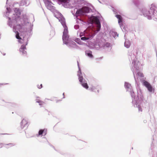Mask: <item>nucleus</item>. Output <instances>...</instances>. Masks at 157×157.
<instances>
[{
    "label": "nucleus",
    "mask_w": 157,
    "mask_h": 157,
    "mask_svg": "<svg viewBox=\"0 0 157 157\" xmlns=\"http://www.w3.org/2000/svg\"><path fill=\"white\" fill-rule=\"evenodd\" d=\"M156 12H157V8L154 5H151L150 10L148 11V13H146L147 15L150 16L154 14Z\"/></svg>",
    "instance_id": "obj_1"
},
{
    "label": "nucleus",
    "mask_w": 157,
    "mask_h": 157,
    "mask_svg": "<svg viewBox=\"0 0 157 157\" xmlns=\"http://www.w3.org/2000/svg\"><path fill=\"white\" fill-rule=\"evenodd\" d=\"M93 21L97 25V31H99L101 27V24L99 19L96 17H94Z\"/></svg>",
    "instance_id": "obj_2"
},
{
    "label": "nucleus",
    "mask_w": 157,
    "mask_h": 157,
    "mask_svg": "<svg viewBox=\"0 0 157 157\" xmlns=\"http://www.w3.org/2000/svg\"><path fill=\"white\" fill-rule=\"evenodd\" d=\"M143 84L150 92H152L153 90L152 87L149 83L145 80H144L143 81Z\"/></svg>",
    "instance_id": "obj_3"
},
{
    "label": "nucleus",
    "mask_w": 157,
    "mask_h": 157,
    "mask_svg": "<svg viewBox=\"0 0 157 157\" xmlns=\"http://www.w3.org/2000/svg\"><path fill=\"white\" fill-rule=\"evenodd\" d=\"M26 48L25 45H23L20 48L19 51L21 53H22L23 55H25L26 54Z\"/></svg>",
    "instance_id": "obj_4"
},
{
    "label": "nucleus",
    "mask_w": 157,
    "mask_h": 157,
    "mask_svg": "<svg viewBox=\"0 0 157 157\" xmlns=\"http://www.w3.org/2000/svg\"><path fill=\"white\" fill-rule=\"evenodd\" d=\"M28 122L27 120L25 119H23L21 123V126L22 128H24L25 127H28Z\"/></svg>",
    "instance_id": "obj_5"
},
{
    "label": "nucleus",
    "mask_w": 157,
    "mask_h": 157,
    "mask_svg": "<svg viewBox=\"0 0 157 157\" xmlns=\"http://www.w3.org/2000/svg\"><path fill=\"white\" fill-rule=\"evenodd\" d=\"M27 19V18L23 17V20L24 21V23L22 24L21 25L18 24L17 25V26H18V29L20 31L21 29H24L23 26L25 25L26 23L25 20Z\"/></svg>",
    "instance_id": "obj_6"
},
{
    "label": "nucleus",
    "mask_w": 157,
    "mask_h": 157,
    "mask_svg": "<svg viewBox=\"0 0 157 157\" xmlns=\"http://www.w3.org/2000/svg\"><path fill=\"white\" fill-rule=\"evenodd\" d=\"M47 129L44 128L43 129H40L39 131L38 135L40 136L43 135L44 136L47 134Z\"/></svg>",
    "instance_id": "obj_7"
},
{
    "label": "nucleus",
    "mask_w": 157,
    "mask_h": 157,
    "mask_svg": "<svg viewBox=\"0 0 157 157\" xmlns=\"http://www.w3.org/2000/svg\"><path fill=\"white\" fill-rule=\"evenodd\" d=\"M69 38V36H62V39L63 41V43L66 44H67L68 43V40Z\"/></svg>",
    "instance_id": "obj_8"
},
{
    "label": "nucleus",
    "mask_w": 157,
    "mask_h": 157,
    "mask_svg": "<svg viewBox=\"0 0 157 157\" xmlns=\"http://www.w3.org/2000/svg\"><path fill=\"white\" fill-rule=\"evenodd\" d=\"M78 75L79 77L78 79L79 81L80 82V83H82L83 82L82 81L83 78L82 76V73L81 71L79 70V71H78Z\"/></svg>",
    "instance_id": "obj_9"
},
{
    "label": "nucleus",
    "mask_w": 157,
    "mask_h": 157,
    "mask_svg": "<svg viewBox=\"0 0 157 157\" xmlns=\"http://www.w3.org/2000/svg\"><path fill=\"white\" fill-rule=\"evenodd\" d=\"M64 27V29L63 36H69L67 27L66 25H65Z\"/></svg>",
    "instance_id": "obj_10"
},
{
    "label": "nucleus",
    "mask_w": 157,
    "mask_h": 157,
    "mask_svg": "<svg viewBox=\"0 0 157 157\" xmlns=\"http://www.w3.org/2000/svg\"><path fill=\"white\" fill-rule=\"evenodd\" d=\"M86 55H87L89 57L92 58L93 57V55H92V52L90 50L86 51L85 52Z\"/></svg>",
    "instance_id": "obj_11"
},
{
    "label": "nucleus",
    "mask_w": 157,
    "mask_h": 157,
    "mask_svg": "<svg viewBox=\"0 0 157 157\" xmlns=\"http://www.w3.org/2000/svg\"><path fill=\"white\" fill-rule=\"evenodd\" d=\"M116 17L118 19V22L119 24L122 22V18L121 16L120 15H116Z\"/></svg>",
    "instance_id": "obj_12"
},
{
    "label": "nucleus",
    "mask_w": 157,
    "mask_h": 157,
    "mask_svg": "<svg viewBox=\"0 0 157 157\" xmlns=\"http://www.w3.org/2000/svg\"><path fill=\"white\" fill-rule=\"evenodd\" d=\"M84 13H88L89 11V8L86 7L84 6L82 8Z\"/></svg>",
    "instance_id": "obj_13"
},
{
    "label": "nucleus",
    "mask_w": 157,
    "mask_h": 157,
    "mask_svg": "<svg viewBox=\"0 0 157 157\" xmlns=\"http://www.w3.org/2000/svg\"><path fill=\"white\" fill-rule=\"evenodd\" d=\"M76 14L78 15H81L84 14L82 8L78 10L76 12Z\"/></svg>",
    "instance_id": "obj_14"
},
{
    "label": "nucleus",
    "mask_w": 157,
    "mask_h": 157,
    "mask_svg": "<svg viewBox=\"0 0 157 157\" xmlns=\"http://www.w3.org/2000/svg\"><path fill=\"white\" fill-rule=\"evenodd\" d=\"M81 85L85 89H87L89 88V86L87 83H83L82 82L81 83Z\"/></svg>",
    "instance_id": "obj_15"
},
{
    "label": "nucleus",
    "mask_w": 157,
    "mask_h": 157,
    "mask_svg": "<svg viewBox=\"0 0 157 157\" xmlns=\"http://www.w3.org/2000/svg\"><path fill=\"white\" fill-rule=\"evenodd\" d=\"M99 87L96 88V87H92L91 88L90 90L94 92H96L95 90H97L98 92V93L99 92Z\"/></svg>",
    "instance_id": "obj_16"
},
{
    "label": "nucleus",
    "mask_w": 157,
    "mask_h": 157,
    "mask_svg": "<svg viewBox=\"0 0 157 157\" xmlns=\"http://www.w3.org/2000/svg\"><path fill=\"white\" fill-rule=\"evenodd\" d=\"M36 102L38 103L40 105H42L44 103V101L39 100H36Z\"/></svg>",
    "instance_id": "obj_17"
},
{
    "label": "nucleus",
    "mask_w": 157,
    "mask_h": 157,
    "mask_svg": "<svg viewBox=\"0 0 157 157\" xmlns=\"http://www.w3.org/2000/svg\"><path fill=\"white\" fill-rule=\"evenodd\" d=\"M124 86L125 88H130V86H131V85L128 82H125Z\"/></svg>",
    "instance_id": "obj_18"
},
{
    "label": "nucleus",
    "mask_w": 157,
    "mask_h": 157,
    "mask_svg": "<svg viewBox=\"0 0 157 157\" xmlns=\"http://www.w3.org/2000/svg\"><path fill=\"white\" fill-rule=\"evenodd\" d=\"M16 37L17 39H21V38L19 36V33L17 31H16Z\"/></svg>",
    "instance_id": "obj_19"
},
{
    "label": "nucleus",
    "mask_w": 157,
    "mask_h": 157,
    "mask_svg": "<svg viewBox=\"0 0 157 157\" xmlns=\"http://www.w3.org/2000/svg\"><path fill=\"white\" fill-rule=\"evenodd\" d=\"M94 36V34L92 33L91 34H89L88 36L87 37L89 38V39H91Z\"/></svg>",
    "instance_id": "obj_20"
},
{
    "label": "nucleus",
    "mask_w": 157,
    "mask_h": 157,
    "mask_svg": "<svg viewBox=\"0 0 157 157\" xmlns=\"http://www.w3.org/2000/svg\"><path fill=\"white\" fill-rule=\"evenodd\" d=\"M89 39V38L87 37H83L81 38V40H86Z\"/></svg>",
    "instance_id": "obj_21"
},
{
    "label": "nucleus",
    "mask_w": 157,
    "mask_h": 157,
    "mask_svg": "<svg viewBox=\"0 0 157 157\" xmlns=\"http://www.w3.org/2000/svg\"><path fill=\"white\" fill-rule=\"evenodd\" d=\"M138 108L139 111L142 112V108L140 105H138Z\"/></svg>",
    "instance_id": "obj_22"
},
{
    "label": "nucleus",
    "mask_w": 157,
    "mask_h": 157,
    "mask_svg": "<svg viewBox=\"0 0 157 157\" xmlns=\"http://www.w3.org/2000/svg\"><path fill=\"white\" fill-rule=\"evenodd\" d=\"M59 2H61L66 3L67 2V0H58Z\"/></svg>",
    "instance_id": "obj_23"
},
{
    "label": "nucleus",
    "mask_w": 157,
    "mask_h": 157,
    "mask_svg": "<svg viewBox=\"0 0 157 157\" xmlns=\"http://www.w3.org/2000/svg\"><path fill=\"white\" fill-rule=\"evenodd\" d=\"M38 88L39 89H40L42 87V84H40V85H37Z\"/></svg>",
    "instance_id": "obj_24"
},
{
    "label": "nucleus",
    "mask_w": 157,
    "mask_h": 157,
    "mask_svg": "<svg viewBox=\"0 0 157 157\" xmlns=\"http://www.w3.org/2000/svg\"><path fill=\"white\" fill-rule=\"evenodd\" d=\"M124 45L125 46H126L127 48H128L129 47L130 45H126V42H125L124 43Z\"/></svg>",
    "instance_id": "obj_25"
},
{
    "label": "nucleus",
    "mask_w": 157,
    "mask_h": 157,
    "mask_svg": "<svg viewBox=\"0 0 157 157\" xmlns=\"http://www.w3.org/2000/svg\"><path fill=\"white\" fill-rule=\"evenodd\" d=\"M3 147V144H0V148H1Z\"/></svg>",
    "instance_id": "obj_26"
},
{
    "label": "nucleus",
    "mask_w": 157,
    "mask_h": 157,
    "mask_svg": "<svg viewBox=\"0 0 157 157\" xmlns=\"http://www.w3.org/2000/svg\"><path fill=\"white\" fill-rule=\"evenodd\" d=\"M44 111L47 112H49L48 111V110L46 109H45Z\"/></svg>",
    "instance_id": "obj_27"
},
{
    "label": "nucleus",
    "mask_w": 157,
    "mask_h": 157,
    "mask_svg": "<svg viewBox=\"0 0 157 157\" xmlns=\"http://www.w3.org/2000/svg\"><path fill=\"white\" fill-rule=\"evenodd\" d=\"M9 144L12 145H13V144Z\"/></svg>",
    "instance_id": "obj_28"
},
{
    "label": "nucleus",
    "mask_w": 157,
    "mask_h": 157,
    "mask_svg": "<svg viewBox=\"0 0 157 157\" xmlns=\"http://www.w3.org/2000/svg\"><path fill=\"white\" fill-rule=\"evenodd\" d=\"M63 95H64V93H63Z\"/></svg>",
    "instance_id": "obj_29"
}]
</instances>
